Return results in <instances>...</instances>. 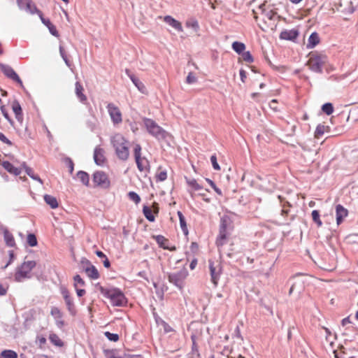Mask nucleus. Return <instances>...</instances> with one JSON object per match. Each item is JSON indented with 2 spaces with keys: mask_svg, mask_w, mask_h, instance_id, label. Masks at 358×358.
I'll use <instances>...</instances> for the list:
<instances>
[{
  "mask_svg": "<svg viewBox=\"0 0 358 358\" xmlns=\"http://www.w3.org/2000/svg\"><path fill=\"white\" fill-rule=\"evenodd\" d=\"M234 217L235 215L231 213H227L221 217L220 234L216 241L218 248L225 244L229 231L233 228L232 222Z\"/></svg>",
  "mask_w": 358,
  "mask_h": 358,
  "instance_id": "nucleus-1",
  "label": "nucleus"
},
{
  "mask_svg": "<svg viewBox=\"0 0 358 358\" xmlns=\"http://www.w3.org/2000/svg\"><path fill=\"white\" fill-rule=\"evenodd\" d=\"M111 143L119 159L126 161L129 157V142L123 136H113Z\"/></svg>",
  "mask_w": 358,
  "mask_h": 358,
  "instance_id": "nucleus-2",
  "label": "nucleus"
},
{
  "mask_svg": "<svg viewBox=\"0 0 358 358\" xmlns=\"http://www.w3.org/2000/svg\"><path fill=\"white\" fill-rule=\"evenodd\" d=\"M99 289L104 296L110 299L113 306H123L127 303L124 294L117 288L107 289L101 287Z\"/></svg>",
  "mask_w": 358,
  "mask_h": 358,
  "instance_id": "nucleus-3",
  "label": "nucleus"
},
{
  "mask_svg": "<svg viewBox=\"0 0 358 358\" xmlns=\"http://www.w3.org/2000/svg\"><path fill=\"white\" fill-rule=\"evenodd\" d=\"M189 273L185 268L176 272L169 273L167 278L169 282L176 286L180 290H182L185 287V281Z\"/></svg>",
  "mask_w": 358,
  "mask_h": 358,
  "instance_id": "nucleus-4",
  "label": "nucleus"
},
{
  "mask_svg": "<svg viewBox=\"0 0 358 358\" xmlns=\"http://www.w3.org/2000/svg\"><path fill=\"white\" fill-rule=\"evenodd\" d=\"M35 266L36 262L34 261L24 262L17 268L15 274V280L17 282H22L25 278H31V271L35 267Z\"/></svg>",
  "mask_w": 358,
  "mask_h": 358,
  "instance_id": "nucleus-5",
  "label": "nucleus"
},
{
  "mask_svg": "<svg viewBox=\"0 0 358 358\" xmlns=\"http://www.w3.org/2000/svg\"><path fill=\"white\" fill-rule=\"evenodd\" d=\"M327 62L325 55L318 54H311L308 61V66L310 69L316 73L322 72V66Z\"/></svg>",
  "mask_w": 358,
  "mask_h": 358,
  "instance_id": "nucleus-6",
  "label": "nucleus"
},
{
  "mask_svg": "<svg viewBox=\"0 0 358 358\" xmlns=\"http://www.w3.org/2000/svg\"><path fill=\"white\" fill-rule=\"evenodd\" d=\"M93 182L96 186L103 189L108 188L110 185V182L107 174L102 171H97L94 173Z\"/></svg>",
  "mask_w": 358,
  "mask_h": 358,
  "instance_id": "nucleus-7",
  "label": "nucleus"
},
{
  "mask_svg": "<svg viewBox=\"0 0 358 358\" xmlns=\"http://www.w3.org/2000/svg\"><path fill=\"white\" fill-rule=\"evenodd\" d=\"M81 265L83 269L90 278L96 280L99 278L98 270L90 263L89 260L85 258H83L81 260Z\"/></svg>",
  "mask_w": 358,
  "mask_h": 358,
  "instance_id": "nucleus-8",
  "label": "nucleus"
},
{
  "mask_svg": "<svg viewBox=\"0 0 358 358\" xmlns=\"http://www.w3.org/2000/svg\"><path fill=\"white\" fill-rule=\"evenodd\" d=\"M209 270L211 276V282L217 285L222 271V267L218 262L209 261Z\"/></svg>",
  "mask_w": 358,
  "mask_h": 358,
  "instance_id": "nucleus-9",
  "label": "nucleus"
},
{
  "mask_svg": "<svg viewBox=\"0 0 358 358\" xmlns=\"http://www.w3.org/2000/svg\"><path fill=\"white\" fill-rule=\"evenodd\" d=\"M17 3L20 10H24L32 15L37 13L39 17L40 14H42L34 3H33L30 0H17Z\"/></svg>",
  "mask_w": 358,
  "mask_h": 358,
  "instance_id": "nucleus-10",
  "label": "nucleus"
},
{
  "mask_svg": "<svg viewBox=\"0 0 358 358\" xmlns=\"http://www.w3.org/2000/svg\"><path fill=\"white\" fill-rule=\"evenodd\" d=\"M143 123L148 133L150 134H162L165 131L151 119L144 118Z\"/></svg>",
  "mask_w": 358,
  "mask_h": 358,
  "instance_id": "nucleus-11",
  "label": "nucleus"
},
{
  "mask_svg": "<svg viewBox=\"0 0 358 358\" xmlns=\"http://www.w3.org/2000/svg\"><path fill=\"white\" fill-rule=\"evenodd\" d=\"M107 109L113 124H117L122 122V113L117 106L113 103H108Z\"/></svg>",
  "mask_w": 358,
  "mask_h": 358,
  "instance_id": "nucleus-12",
  "label": "nucleus"
},
{
  "mask_svg": "<svg viewBox=\"0 0 358 358\" xmlns=\"http://www.w3.org/2000/svg\"><path fill=\"white\" fill-rule=\"evenodd\" d=\"M1 71L9 78L18 83L21 87H23L22 82L15 71L8 65H1Z\"/></svg>",
  "mask_w": 358,
  "mask_h": 358,
  "instance_id": "nucleus-13",
  "label": "nucleus"
},
{
  "mask_svg": "<svg viewBox=\"0 0 358 358\" xmlns=\"http://www.w3.org/2000/svg\"><path fill=\"white\" fill-rule=\"evenodd\" d=\"M61 294L63 296L66 305L70 313H73L74 311V304L72 299L71 298L68 290L65 287L61 288Z\"/></svg>",
  "mask_w": 358,
  "mask_h": 358,
  "instance_id": "nucleus-14",
  "label": "nucleus"
},
{
  "mask_svg": "<svg viewBox=\"0 0 358 358\" xmlns=\"http://www.w3.org/2000/svg\"><path fill=\"white\" fill-rule=\"evenodd\" d=\"M105 159L104 150L100 147H96L94 152V162L97 165L101 166L103 164Z\"/></svg>",
  "mask_w": 358,
  "mask_h": 358,
  "instance_id": "nucleus-15",
  "label": "nucleus"
},
{
  "mask_svg": "<svg viewBox=\"0 0 358 358\" xmlns=\"http://www.w3.org/2000/svg\"><path fill=\"white\" fill-rule=\"evenodd\" d=\"M164 21L178 31H182V27L180 22L173 18L171 16L166 15L164 17Z\"/></svg>",
  "mask_w": 358,
  "mask_h": 358,
  "instance_id": "nucleus-16",
  "label": "nucleus"
},
{
  "mask_svg": "<svg viewBox=\"0 0 358 358\" xmlns=\"http://www.w3.org/2000/svg\"><path fill=\"white\" fill-rule=\"evenodd\" d=\"M336 222L340 224L343 218L348 215V210L343 206L338 204L336 207Z\"/></svg>",
  "mask_w": 358,
  "mask_h": 358,
  "instance_id": "nucleus-17",
  "label": "nucleus"
},
{
  "mask_svg": "<svg viewBox=\"0 0 358 358\" xmlns=\"http://www.w3.org/2000/svg\"><path fill=\"white\" fill-rule=\"evenodd\" d=\"M1 166L10 173L18 176L21 173V169L15 167L12 164L7 161L1 162Z\"/></svg>",
  "mask_w": 358,
  "mask_h": 358,
  "instance_id": "nucleus-18",
  "label": "nucleus"
},
{
  "mask_svg": "<svg viewBox=\"0 0 358 358\" xmlns=\"http://www.w3.org/2000/svg\"><path fill=\"white\" fill-rule=\"evenodd\" d=\"M298 31L295 29L285 30L280 33V38L284 40H294L298 36Z\"/></svg>",
  "mask_w": 358,
  "mask_h": 358,
  "instance_id": "nucleus-19",
  "label": "nucleus"
},
{
  "mask_svg": "<svg viewBox=\"0 0 358 358\" xmlns=\"http://www.w3.org/2000/svg\"><path fill=\"white\" fill-rule=\"evenodd\" d=\"M40 19L42 22V23L45 25L51 34H52L55 36H58V31L56 29V27L50 22V21L48 19H45L43 17V14H40Z\"/></svg>",
  "mask_w": 358,
  "mask_h": 358,
  "instance_id": "nucleus-20",
  "label": "nucleus"
},
{
  "mask_svg": "<svg viewBox=\"0 0 358 358\" xmlns=\"http://www.w3.org/2000/svg\"><path fill=\"white\" fill-rule=\"evenodd\" d=\"M137 167L140 171H146L148 170L149 162L145 157L135 159Z\"/></svg>",
  "mask_w": 358,
  "mask_h": 358,
  "instance_id": "nucleus-21",
  "label": "nucleus"
},
{
  "mask_svg": "<svg viewBox=\"0 0 358 358\" xmlns=\"http://www.w3.org/2000/svg\"><path fill=\"white\" fill-rule=\"evenodd\" d=\"M84 89L83 87L79 82L76 83V94L81 102H84L87 100L86 96L83 93Z\"/></svg>",
  "mask_w": 358,
  "mask_h": 358,
  "instance_id": "nucleus-22",
  "label": "nucleus"
},
{
  "mask_svg": "<svg viewBox=\"0 0 358 358\" xmlns=\"http://www.w3.org/2000/svg\"><path fill=\"white\" fill-rule=\"evenodd\" d=\"M320 42V38L317 33L314 32L309 36L307 47L308 48H313Z\"/></svg>",
  "mask_w": 358,
  "mask_h": 358,
  "instance_id": "nucleus-23",
  "label": "nucleus"
},
{
  "mask_svg": "<svg viewBox=\"0 0 358 358\" xmlns=\"http://www.w3.org/2000/svg\"><path fill=\"white\" fill-rule=\"evenodd\" d=\"M3 236L6 244L8 246L14 247L15 245V242L13 236L7 229L4 230Z\"/></svg>",
  "mask_w": 358,
  "mask_h": 358,
  "instance_id": "nucleus-24",
  "label": "nucleus"
},
{
  "mask_svg": "<svg viewBox=\"0 0 358 358\" xmlns=\"http://www.w3.org/2000/svg\"><path fill=\"white\" fill-rule=\"evenodd\" d=\"M331 131L330 127L323 123L317 125L314 134H324Z\"/></svg>",
  "mask_w": 358,
  "mask_h": 358,
  "instance_id": "nucleus-25",
  "label": "nucleus"
},
{
  "mask_svg": "<svg viewBox=\"0 0 358 358\" xmlns=\"http://www.w3.org/2000/svg\"><path fill=\"white\" fill-rule=\"evenodd\" d=\"M44 200L52 208H56L58 206V203L55 197L46 194L44 196Z\"/></svg>",
  "mask_w": 358,
  "mask_h": 358,
  "instance_id": "nucleus-26",
  "label": "nucleus"
},
{
  "mask_svg": "<svg viewBox=\"0 0 358 358\" xmlns=\"http://www.w3.org/2000/svg\"><path fill=\"white\" fill-rule=\"evenodd\" d=\"M128 76L130 77L132 83L135 85V86L138 89L139 91L144 92L145 86L144 85L134 76L130 75L128 73Z\"/></svg>",
  "mask_w": 358,
  "mask_h": 358,
  "instance_id": "nucleus-27",
  "label": "nucleus"
},
{
  "mask_svg": "<svg viewBox=\"0 0 358 358\" xmlns=\"http://www.w3.org/2000/svg\"><path fill=\"white\" fill-rule=\"evenodd\" d=\"M143 213L146 219L148 220L150 222L155 221V216L153 215L152 210L150 207L144 206L143 208Z\"/></svg>",
  "mask_w": 358,
  "mask_h": 358,
  "instance_id": "nucleus-28",
  "label": "nucleus"
},
{
  "mask_svg": "<svg viewBox=\"0 0 358 358\" xmlns=\"http://www.w3.org/2000/svg\"><path fill=\"white\" fill-rule=\"evenodd\" d=\"M77 177L78 180H80L84 185H88L90 178L89 175L86 172L79 171L77 173Z\"/></svg>",
  "mask_w": 358,
  "mask_h": 358,
  "instance_id": "nucleus-29",
  "label": "nucleus"
},
{
  "mask_svg": "<svg viewBox=\"0 0 358 358\" xmlns=\"http://www.w3.org/2000/svg\"><path fill=\"white\" fill-rule=\"evenodd\" d=\"M232 48L235 52L240 54L245 50V45L243 43L235 41L232 43Z\"/></svg>",
  "mask_w": 358,
  "mask_h": 358,
  "instance_id": "nucleus-30",
  "label": "nucleus"
},
{
  "mask_svg": "<svg viewBox=\"0 0 358 358\" xmlns=\"http://www.w3.org/2000/svg\"><path fill=\"white\" fill-rule=\"evenodd\" d=\"M22 166L24 167L25 171L29 176H30L34 180L38 181L41 184L43 183L42 180L38 176L34 175V171L31 168L27 167L24 163H23Z\"/></svg>",
  "mask_w": 358,
  "mask_h": 358,
  "instance_id": "nucleus-31",
  "label": "nucleus"
},
{
  "mask_svg": "<svg viewBox=\"0 0 358 358\" xmlns=\"http://www.w3.org/2000/svg\"><path fill=\"white\" fill-rule=\"evenodd\" d=\"M187 182L194 191H198L202 189V187L194 179H187Z\"/></svg>",
  "mask_w": 358,
  "mask_h": 358,
  "instance_id": "nucleus-32",
  "label": "nucleus"
},
{
  "mask_svg": "<svg viewBox=\"0 0 358 358\" xmlns=\"http://www.w3.org/2000/svg\"><path fill=\"white\" fill-rule=\"evenodd\" d=\"M50 341L56 346L61 347L63 345V342L59 336L55 334H52L49 336Z\"/></svg>",
  "mask_w": 358,
  "mask_h": 358,
  "instance_id": "nucleus-33",
  "label": "nucleus"
},
{
  "mask_svg": "<svg viewBox=\"0 0 358 358\" xmlns=\"http://www.w3.org/2000/svg\"><path fill=\"white\" fill-rule=\"evenodd\" d=\"M13 110L15 114V117L17 120L21 118L22 108L18 102H14L12 106Z\"/></svg>",
  "mask_w": 358,
  "mask_h": 358,
  "instance_id": "nucleus-34",
  "label": "nucleus"
},
{
  "mask_svg": "<svg viewBox=\"0 0 358 358\" xmlns=\"http://www.w3.org/2000/svg\"><path fill=\"white\" fill-rule=\"evenodd\" d=\"M302 289H303V285H302L301 282V281L296 282L291 286L289 291V294L291 295L295 289L298 291L299 294H300Z\"/></svg>",
  "mask_w": 358,
  "mask_h": 358,
  "instance_id": "nucleus-35",
  "label": "nucleus"
},
{
  "mask_svg": "<svg viewBox=\"0 0 358 358\" xmlns=\"http://www.w3.org/2000/svg\"><path fill=\"white\" fill-rule=\"evenodd\" d=\"M3 358H17V354L11 350H5L1 352Z\"/></svg>",
  "mask_w": 358,
  "mask_h": 358,
  "instance_id": "nucleus-36",
  "label": "nucleus"
},
{
  "mask_svg": "<svg viewBox=\"0 0 358 358\" xmlns=\"http://www.w3.org/2000/svg\"><path fill=\"white\" fill-rule=\"evenodd\" d=\"M322 110L327 115H331L334 111V107L331 103H326L322 106Z\"/></svg>",
  "mask_w": 358,
  "mask_h": 358,
  "instance_id": "nucleus-37",
  "label": "nucleus"
},
{
  "mask_svg": "<svg viewBox=\"0 0 358 358\" xmlns=\"http://www.w3.org/2000/svg\"><path fill=\"white\" fill-rule=\"evenodd\" d=\"M312 218L313 220L317 224L318 227H321L322 225V222L320 219L319 212L316 210H313L312 212Z\"/></svg>",
  "mask_w": 358,
  "mask_h": 358,
  "instance_id": "nucleus-38",
  "label": "nucleus"
},
{
  "mask_svg": "<svg viewBox=\"0 0 358 358\" xmlns=\"http://www.w3.org/2000/svg\"><path fill=\"white\" fill-rule=\"evenodd\" d=\"M128 196L129 199L133 201L136 204H138L141 201L140 196L134 192H129L128 193Z\"/></svg>",
  "mask_w": 358,
  "mask_h": 358,
  "instance_id": "nucleus-39",
  "label": "nucleus"
},
{
  "mask_svg": "<svg viewBox=\"0 0 358 358\" xmlns=\"http://www.w3.org/2000/svg\"><path fill=\"white\" fill-rule=\"evenodd\" d=\"M50 314L55 319L62 317V313L60 310L57 307H52L51 308Z\"/></svg>",
  "mask_w": 358,
  "mask_h": 358,
  "instance_id": "nucleus-40",
  "label": "nucleus"
},
{
  "mask_svg": "<svg viewBox=\"0 0 358 358\" xmlns=\"http://www.w3.org/2000/svg\"><path fill=\"white\" fill-rule=\"evenodd\" d=\"M196 81L197 78L196 75L192 72H189L186 78V83L190 85L196 83Z\"/></svg>",
  "mask_w": 358,
  "mask_h": 358,
  "instance_id": "nucleus-41",
  "label": "nucleus"
},
{
  "mask_svg": "<svg viewBox=\"0 0 358 358\" xmlns=\"http://www.w3.org/2000/svg\"><path fill=\"white\" fill-rule=\"evenodd\" d=\"M27 243L31 247L36 246L37 245V240L34 234H29L27 236Z\"/></svg>",
  "mask_w": 358,
  "mask_h": 358,
  "instance_id": "nucleus-42",
  "label": "nucleus"
},
{
  "mask_svg": "<svg viewBox=\"0 0 358 358\" xmlns=\"http://www.w3.org/2000/svg\"><path fill=\"white\" fill-rule=\"evenodd\" d=\"M73 280H74V286L76 288H77L78 286L82 287V286L85 285L84 280L81 278V277L79 275H75L73 278Z\"/></svg>",
  "mask_w": 358,
  "mask_h": 358,
  "instance_id": "nucleus-43",
  "label": "nucleus"
},
{
  "mask_svg": "<svg viewBox=\"0 0 358 358\" xmlns=\"http://www.w3.org/2000/svg\"><path fill=\"white\" fill-rule=\"evenodd\" d=\"M104 334L109 341L116 342L119 339V336L117 334H113L109 331H106L104 333Z\"/></svg>",
  "mask_w": 358,
  "mask_h": 358,
  "instance_id": "nucleus-44",
  "label": "nucleus"
},
{
  "mask_svg": "<svg viewBox=\"0 0 358 358\" xmlns=\"http://www.w3.org/2000/svg\"><path fill=\"white\" fill-rule=\"evenodd\" d=\"M157 180L159 181H164L167 178V173L165 170L160 171L156 174Z\"/></svg>",
  "mask_w": 358,
  "mask_h": 358,
  "instance_id": "nucleus-45",
  "label": "nucleus"
},
{
  "mask_svg": "<svg viewBox=\"0 0 358 358\" xmlns=\"http://www.w3.org/2000/svg\"><path fill=\"white\" fill-rule=\"evenodd\" d=\"M134 157L138 159L141 157V147L138 144H136L134 148Z\"/></svg>",
  "mask_w": 358,
  "mask_h": 358,
  "instance_id": "nucleus-46",
  "label": "nucleus"
},
{
  "mask_svg": "<svg viewBox=\"0 0 358 358\" xmlns=\"http://www.w3.org/2000/svg\"><path fill=\"white\" fill-rule=\"evenodd\" d=\"M186 26L192 29L195 32H196L199 29V24L196 21L187 22Z\"/></svg>",
  "mask_w": 358,
  "mask_h": 358,
  "instance_id": "nucleus-47",
  "label": "nucleus"
},
{
  "mask_svg": "<svg viewBox=\"0 0 358 358\" xmlns=\"http://www.w3.org/2000/svg\"><path fill=\"white\" fill-rule=\"evenodd\" d=\"M210 161H211V163H212V165H213V167L214 169H215L217 171L220 169V166L217 162V157L215 155L211 156Z\"/></svg>",
  "mask_w": 358,
  "mask_h": 358,
  "instance_id": "nucleus-48",
  "label": "nucleus"
},
{
  "mask_svg": "<svg viewBox=\"0 0 358 358\" xmlns=\"http://www.w3.org/2000/svg\"><path fill=\"white\" fill-rule=\"evenodd\" d=\"M242 57H243V60L247 62L251 63L253 62V58H252L251 54L250 53V52H243Z\"/></svg>",
  "mask_w": 358,
  "mask_h": 358,
  "instance_id": "nucleus-49",
  "label": "nucleus"
},
{
  "mask_svg": "<svg viewBox=\"0 0 358 358\" xmlns=\"http://www.w3.org/2000/svg\"><path fill=\"white\" fill-rule=\"evenodd\" d=\"M180 227L182 230V231L184 232V234L185 235H187L188 234V231H187V224H186V222H185V219H181L180 220Z\"/></svg>",
  "mask_w": 358,
  "mask_h": 358,
  "instance_id": "nucleus-50",
  "label": "nucleus"
},
{
  "mask_svg": "<svg viewBox=\"0 0 358 358\" xmlns=\"http://www.w3.org/2000/svg\"><path fill=\"white\" fill-rule=\"evenodd\" d=\"M156 240H157V242L158 243V244L161 246V247H163L164 248H166V246L164 245V242L166 241V240L162 236H157L156 237Z\"/></svg>",
  "mask_w": 358,
  "mask_h": 358,
  "instance_id": "nucleus-51",
  "label": "nucleus"
},
{
  "mask_svg": "<svg viewBox=\"0 0 358 358\" xmlns=\"http://www.w3.org/2000/svg\"><path fill=\"white\" fill-rule=\"evenodd\" d=\"M59 52H60V55H61L62 59L65 62L66 64L69 66H70L69 62L68 59L66 58V56L64 54V51L62 46H61V45L59 46Z\"/></svg>",
  "mask_w": 358,
  "mask_h": 358,
  "instance_id": "nucleus-52",
  "label": "nucleus"
},
{
  "mask_svg": "<svg viewBox=\"0 0 358 358\" xmlns=\"http://www.w3.org/2000/svg\"><path fill=\"white\" fill-rule=\"evenodd\" d=\"M8 254H9V257H10V258H9V261H8V263L4 266H3V267H2V268H3V269H6V268L8 267V266L10 264H11V262L14 260V258H15V257H14V253H13V250H10V251L8 252Z\"/></svg>",
  "mask_w": 358,
  "mask_h": 358,
  "instance_id": "nucleus-53",
  "label": "nucleus"
},
{
  "mask_svg": "<svg viewBox=\"0 0 358 358\" xmlns=\"http://www.w3.org/2000/svg\"><path fill=\"white\" fill-rule=\"evenodd\" d=\"M207 181L210 183V185H211V187L214 189V190L220 195H222V192L221 190L217 188L216 187V185H215V183L211 180H209V179H206Z\"/></svg>",
  "mask_w": 358,
  "mask_h": 358,
  "instance_id": "nucleus-54",
  "label": "nucleus"
},
{
  "mask_svg": "<svg viewBox=\"0 0 358 358\" xmlns=\"http://www.w3.org/2000/svg\"><path fill=\"white\" fill-rule=\"evenodd\" d=\"M1 113L3 115V116L5 117V118L7 119L8 121H10L8 114V112L6 110V108L4 106H1Z\"/></svg>",
  "mask_w": 358,
  "mask_h": 358,
  "instance_id": "nucleus-55",
  "label": "nucleus"
},
{
  "mask_svg": "<svg viewBox=\"0 0 358 358\" xmlns=\"http://www.w3.org/2000/svg\"><path fill=\"white\" fill-rule=\"evenodd\" d=\"M56 324L59 328H62L64 325V322L62 317L55 319Z\"/></svg>",
  "mask_w": 358,
  "mask_h": 358,
  "instance_id": "nucleus-56",
  "label": "nucleus"
},
{
  "mask_svg": "<svg viewBox=\"0 0 358 358\" xmlns=\"http://www.w3.org/2000/svg\"><path fill=\"white\" fill-rule=\"evenodd\" d=\"M240 77H241V81L243 83H245V80L246 78V72L243 69L240 70Z\"/></svg>",
  "mask_w": 358,
  "mask_h": 358,
  "instance_id": "nucleus-57",
  "label": "nucleus"
},
{
  "mask_svg": "<svg viewBox=\"0 0 358 358\" xmlns=\"http://www.w3.org/2000/svg\"><path fill=\"white\" fill-rule=\"evenodd\" d=\"M7 289H8L7 287H4L0 284V296L5 295L6 294Z\"/></svg>",
  "mask_w": 358,
  "mask_h": 358,
  "instance_id": "nucleus-58",
  "label": "nucleus"
},
{
  "mask_svg": "<svg viewBox=\"0 0 358 358\" xmlns=\"http://www.w3.org/2000/svg\"><path fill=\"white\" fill-rule=\"evenodd\" d=\"M66 162L68 163L69 171H70L71 173H72L73 171V162L70 159H67Z\"/></svg>",
  "mask_w": 358,
  "mask_h": 358,
  "instance_id": "nucleus-59",
  "label": "nucleus"
},
{
  "mask_svg": "<svg viewBox=\"0 0 358 358\" xmlns=\"http://www.w3.org/2000/svg\"><path fill=\"white\" fill-rule=\"evenodd\" d=\"M276 103H277V100L276 99H273L271 103H270V107L274 110H276L277 108H276Z\"/></svg>",
  "mask_w": 358,
  "mask_h": 358,
  "instance_id": "nucleus-60",
  "label": "nucleus"
},
{
  "mask_svg": "<svg viewBox=\"0 0 358 358\" xmlns=\"http://www.w3.org/2000/svg\"><path fill=\"white\" fill-rule=\"evenodd\" d=\"M0 140L3 142V143H6L8 145H10L11 144V142L6 138V136H0Z\"/></svg>",
  "mask_w": 358,
  "mask_h": 358,
  "instance_id": "nucleus-61",
  "label": "nucleus"
},
{
  "mask_svg": "<svg viewBox=\"0 0 358 358\" xmlns=\"http://www.w3.org/2000/svg\"><path fill=\"white\" fill-rule=\"evenodd\" d=\"M164 329L166 332H170L172 331V328L166 323H163Z\"/></svg>",
  "mask_w": 358,
  "mask_h": 358,
  "instance_id": "nucleus-62",
  "label": "nucleus"
},
{
  "mask_svg": "<svg viewBox=\"0 0 358 358\" xmlns=\"http://www.w3.org/2000/svg\"><path fill=\"white\" fill-rule=\"evenodd\" d=\"M275 15V13L273 11V10H270L268 12H267L266 13V16L269 19V20H273V17Z\"/></svg>",
  "mask_w": 358,
  "mask_h": 358,
  "instance_id": "nucleus-63",
  "label": "nucleus"
},
{
  "mask_svg": "<svg viewBox=\"0 0 358 358\" xmlns=\"http://www.w3.org/2000/svg\"><path fill=\"white\" fill-rule=\"evenodd\" d=\"M76 289V292L78 296H82L85 294V290L83 289Z\"/></svg>",
  "mask_w": 358,
  "mask_h": 358,
  "instance_id": "nucleus-64",
  "label": "nucleus"
}]
</instances>
